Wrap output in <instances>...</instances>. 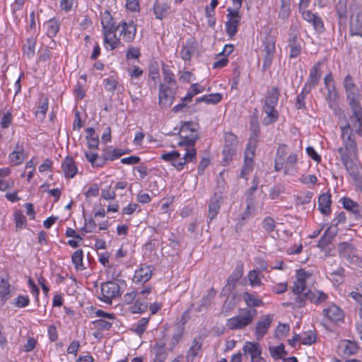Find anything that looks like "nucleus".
Returning a JSON list of instances; mask_svg holds the SVG:
<instances>
[{
	"label": "nucleus",
	"instance_id": "f257e3e1",
	"mask_svg": "<svg viewBox=\"0 0 362 362\" xmlns=\"http://www.w3.org/2000/svg\"><path fill=\"white\" fill-rule=\"evenodd\" d=\"M101 24L104 35V43L107 49H114L119 42V39L117 37L115 32L119 29L108 11H105L101 15Z\"/></svg>",
	"mask_w": 362,
	"mask_h": 362
},
{
	"label": "nucleus",
	"instance_id": "f03ea898",
	"mask_svg": "<svg viewBox=\"0 0 362 362\" xmlns=\"http://www.w3.org/2000/svg\"><path fill=\"white\" fill-rule=\"evenodd\" d=\"M280 91L277 88H272L267 93L263 106V112L267 116L262 119L264 125H269L278 119L279 112L276 110Z\"/></svg>",
	"mask_w": 362,
	"mask_h": 362
},
{
	"label": "nucleus",
	"instance_id": "7ed1b4c3",
	"mask_svg": "<svg viewBox=\"0 0 362 362\" xmlns=\"http://www.w3.org/2000/svg\"><path fill=\"white\" fill-rule=\"evenodd\" d=\"M199 124L195 122H184L179 132L181 140L178 145L185 146V149L195 148L194 144L199 138Z\"/></svg>",
	"mask_w": 362,
	"mask_h": 362
},
{
	"label": "nucleus",
	"instance_id": "20e7f679",
	"mask_svg": "<svg viewBox=\"0 0 362 362\" xmlns=\"http://www.w3.org/2000/svg\"><path fill=\"white\" fill-rule=\"evenodd\" d=\"M160 158L171 163L177 170H181L187 163L195 162L197 160V151L195 148L185 149L182 158L177 151L165 153L161 155Z\"/></svg>",
	"mask_w": 362,
	"mask_h": 362
},
{
	"label": "nucleus",
	"instance_id": "39448f33",
	"mask_svg": "<svg viewBox=\"0 0 362 362\" xmlns=\"http://www.w3.org/2000/svg\"><path fill=\"white\" fill-rule=\"evenodd\" d=\"M257 314L255 308L240 310V315L227 320L226 326L230 329H241L250 325Z\"/></svg>",
	"mask_w": 362,
	"mask_h": 362
},
{
	"label": "nucleus",
	"instance_id": "423d86ee",
	"mask_svg": "<svg viewBox=\"0 0 362 362\" xmlns=\"http://www.w3.org/2000/svg\"><path fill=\"white\" fill-rule=\"evenodd\" d=\"M344 87L346 93V98L351 109L357 112L358 107H361L358 100L360 92L354 82L353 77L347 74L344 79Z\"/></svg>",
	"mask_w": 362,
	"mask_h": 362
},
{
	"label": "nucleus",
	"instance_id": "0eeeda50",
	"mask_svg": "<svg viewBox=\"0 0 362 362\" xmlns=\"http://www.w3.org/2000/svg\"><path fill=\"white\" fill-rule=\"evenodd\" d=\"M257 134L255 132L254 136H251L249 139L247 148L245 151V163L241 170L240 177L243 179H247V175L252 170V164L253 163V158L255 156V152L256 146L257 144Z\"/></svg>",
	"mask_w": 362,
	"mask_h": 362
},
{
	"label": "nucleus",
	"instance_id": "6e6552de",
	"mask_svg": "<svg viewBox=\"0 0 362 362\" xmlns=\"http://www.w3.org/2000/svg\"><path fill=\"white\" fill-rule=\"evenodd\" d=\"M275 37L271 35H268L264 37V40H263V45H264V55H263V65H262V69L264 71L269 69L272 63L275 51H276V47H275Z\"/></svg>",
	"mask_w": 362,
	"mask_h": 362
},
{
	"label": "nucleus",
	"instance_id": "1a4fd4ad",
	"mask_svg": "<svg viewBox=\"0 0 362 362\" xmlns=\"http://www.w3.org/2000/svg\"><path fill=\"white\" fill-rule=\"evenodd\" d=\"M224 146L223 148V160H231L235 154L238 144L237 136L232 132H226L224 135Z\"/></svg>",
	"mask_w": 362,
	"mask_h": 362
},
{
	"label": "nucleus",
	"instance_id": "9d476101",
	"mask_svg": "<svg viewBox=\"0 0 362 362\" xmlns=\"http://www.w3.org/2000/svg\"><path fill=\"white\" fill-rule=\"evenodd\" d=\"M102 298H100L107 304H111L112 299L119 293V286L113 281H107L101 285Z\"/></svg>",
	"mask_w": 362,
	"mask_h": 362
},
{
	"label": "nucleus",
	"instance_id": "9b49d317",
	"mask_svg": "<svg viewBox=\"0 0 362 362\" xmlns=\"http://www.w3.org/2000/svg\"><path fill=\"white\" fill-rule=\"evenodd\" d=\"M159 105L162 108H168L173 103L175 91L173 88L163 83L159 85Z\"/></svg>",
	"mask_w": 362,
	"mask_h": 362
},
{
	"label": "nucleus",
	"instance_id": "f8f14e48",
	"mask_svg": "<svg viewBox=\"0 0 362 362\" xmlns=\"http://www.w3.org/2000/svg\"><path fill=\"white\" fill-rule=\"evenodd\" d=\"M341 137L343 139L344 146L349 150L350 153L353 155L357 153V146L353 137L352 130L350 129V124H346L341 127Z\"/></svg>",
	"mask_w": 362,
	"mask_h": 362
},
{
	"label": "nucleus",
	"instance_id": "ddd939ff",
	"mask_svg": "<svg viewBox=\"0 0 362 362\" xmlns=\"http://www.w3.org/2000/svg\"><path fill=\"white\" fill-rule=\"evenodd\" d=\"M322 64V62H317L310 69L309 76L304 86L305 91L307 90H308V91H311V90L318 84L322 75V72L320 71Z\"/></svg>",
	"mask_w": 362,
	"mask_h": 362
},
{
	"label": "nucleus",
	"instance_id": "4468645a",
	"mask_svg": "<svg viewBox=\"0 0 362 362\" xmlns=\"http://www.w3.org/2000/svg\"><path fill=\"white\" fill-rule=\"evenodd\" d=\"M273 318L274 315L270 314L262 315L259 317L255 327V335L258 340L262 339L267 333L273 321Z\"/></svg>",
	"mask_w": 362,
	"mask_h": 362
},
{
	"label": "nucleus",
	"instance_id": "2eb2a0df",
	"mask_svg": "<svg viewBox=\"0 0 362 362\" xmlns=\"http://www.w3.org/2000/svg\"><path fill=\"white\" fill-rule=\"evenodd\" d=\"M355 184L362 188V175L360 173L361 167L352 160L343 165Z\"/></svg>",
	"mask_w": 362,
	"mask_h": 362
},
{
	"label": "nucleus",
	"instance_id": "dca6fc26",
	"mask_svg": "<svg viewBox=\"0 0 362 362\" xmlns=\"http://www.w3.org/2000/svg\"><path fill=\"white\" fill-rule=\"evenodd\" d=\"M343 207L349 211L354 219L359 220L362 218V207L356 202L349 197L341 199Z\"/></svg>",
	"mask_w": 362,
	"mask_h": 362
},
{
	"label": "nucleus",
	"instance_id": "f3484780",
	"mask_svg": "<svg viewBox=\"0 0 362 362\" xmlns=\"http://www.w3.org/2000/svg\"><path fill=\"white\" fill-rule=\"evenodd\" d=\"M243 274V264L242 263H238L232 274L228 276L225 289L230 292L232 291L235 288L236 283L242 277Z\"/></svg>",
	"mask_w": 362,
	"mask_h": 362
},
{
	"label": "nucleus",
	"instance_id": "a211bd4d",
	"mask_svg": "<svg viewBox=\"0 0 362 362\" xmlns=\"http://www.w3.org/2000/svg\"><path fill=\"white\" fill-rule=\"evenodd\" d=\"M118 26H119L120 35L123 36L124 40L131 41L134 38L136 33V26L133 21L129 23L123 21Z\"/></svg>",
	"mask_w": 362,
	"mask_h": 362
},
{
	"label": "nucleus",
	"instance_id": "6ab92c4d",
	"mask_svg": "<svg viewBox=\"0 0 362 362\" xmlns=\"http://www.w3.org/2000/svg\"><path fill=\"white\" fill-rule=\"evenodd\" d=\"M223 203V198L220 195L214 194L210 199L209 204V213L207 218L209 219V222L212 221L218 214L221 205Z\"/></svg>",
	"mask_w": 362,
	"mask_h": 362
},
{
	"label": "nucleus",
	"instance_id": "aec40b11",
	"mask_svg": "<svg viewBox=\"0 0 362 362\" xmlns=\"http://www.w3.org/2000/svg\"><path fill=\"white\" fill-rule=\"evenodd\" d=\"M152 275V270L150 266L142 265L135 271L133 281L135 283H145L150 279Z\"/></svg>",
	"mask_w": 362,
	"mask_h": 362
},
{
	"label": "nucleus",
	"instance_id": "412c9836",
	"mask_svg": "<svg viewBox=\"0 0 362 362\" xmlns=\"http://www.w3.org/2000/svg\"><path fill=\"white\" fill-rule=\"evenodd\" d=\"M197 48V42L194 40H187L182 47V49L180 52V57L184 61H189L192 58V56L195 52Z\"/></svg>",
	"mask_w": 362,
	"mask_h": 362
},
{
	"label": "nucleus",
	"instance_id": "4be33fe9",
	"mask_svg": "<svg viewBox=\"0 0 362 362\" xmlns=\"http://www.w3.org/2000/svg\"><path fill=\"white\" fill-rule=\"evenodd\" d=\"M337 250L339 255L345 259L353 261L355 257V250L354 247L347 242L340 243L338 245Z\"/></svg>",
	"mask_w": 362,
	"mask_h": 362
},
{
	"label": "nucleus",
	"instance_id": "5701e85b",
	"mask_svg": "<svg viewBox=\"0 0 362 362\" xmlns=\"http://www.w3.org/2000/svg\"><path fill=\"white\" fill-rule=\"evenodd\" d=\"M303 297L305 298V300H308L311 303L315 304H320L322 303H324L328 298V296L326 293L318 290H308V291L303 293Z\"/></svg>",
	"mask_w": 362,
	"mask_h": 362
},
{
	"label": "nucleus",
	"instance_id": "b1692460",
	"mask_svg": "<svg viewBox=\"0 0 362 362\" xmlns=\"http://www.w3.org/2000/svg\"><path fill=\"white\" fill-rule=\"evenodd\" d=\"M62 170L66 177L72 178L77 173V167L73 158L67 156L62 163Z\"/></svg>",
	"mask_w": 362,
	"mask_h": 362
},
{
	"label": "nucleus",
	"instance_id": "393cba45",
	"mask_svg": "<svg viewBox=\"0 0 362 362\" xmlns=\"http://www.w3.org/2000/svg\"><path fill=\"white\" fill-rule=\"evenodd\" d=\"M323 313L329 320L335 322L341 320L344 317L343 311L340 309L339 307L334 304L330 305L327 308L324 309Z\"/></svg>",
	"mask_w": 362,
	"mask_h": 362
},
{
	"label": "nucleus",
	"instance_id": "a878e982",
	"mask_svg": "<svg viewBox=\"0 0 362 362\" xmlns=\"http://www.w3.org/2000/svg\"><path fill=\"white\" fill-rule=\"evenodd\" d=\"M288 147L286 144L279 146L274 159V170L276 172L281 171L284 168V156L287 154Z\"/></svg>",
	"mask_w": 362,
	"mask_h": 362
},
{
	"label": "nucleus",
	"instance_id": "bb28decb",
	"mask_svg": "<svg viewBox=\"0 0 362 362\" xmlns=\"http://www.w3.org/2000/svg\"><path fill=\"white\" fill-rule=\"evenodd\" d=\"M331 195L329 193L322 194L318 199V209L324 215H329L331 211Z\"/></svg>",
	"mask_w": 362,
	"mask_h": 362
},
{
	"label": "nucleus",
	"instance_id": "cd10ccee",
	"mask_svg": "<svg viewBox=\"0 0 362 362\" xmlns=\"http://www.w3.org/2000/svg\"><path fill=\"white\" fill-rule=\"evenodd\" d=\"M245 354H249L251 360L262 355V347L258 343L247 341L243 347Z\"/></svg>",
	"mask_w": 362,
	"mask_h": 362
},
{
	"label": "nucleus",
	"instance_id": "c85d7f7f",
	"mask_svg": "<svg viewBox=\"0 0 362 362\" xmlns=\"http://www.w3.org/2000/svg\"><path fill=\"white\" fill-rule=\"evenodd\" d=\"M153 10L156 18L161 20L170 13V6L166 1H155Z\"/></svg>",
	"mask_w": 362,
	"mask_h": 362
},
{
	"label": "nucleus",
	"instance_id": "c756f323",
	"mask_svg": "<svg viewBox=\"0 0 362 362\" xmlns=\"http://www.w3.org/2000/svg\"><path fill=\"white\" fill-rule=\"evenodd\" d=\"M351 110L352 116L350 117V120L353 122V127L355 128V132L362 136V107H358L357 112H355L354 109Z\"/></svg>",
	"mask_w": 362,
	"mask_h": 362
},
{
	"label": "nucleus",
	"instance_id": "7c9ffc66",
	"mask_svg": "<svg viewBox=\"0 0 362 362\" xmlns=\"http://www.w3.org/2000/svg\"><path fill=\"white\" fill-rule=\"evenodd\" d=\"M9 160L13 165H17L23 163L24 160V148L18 143L16 144L15 149L9 155Z\"/></svg>",
	"mask_w": 362,
	"mask_h": 362
},
{
	"label": "nucleus",
	"instance_id": "2f4dec72",
	"mask_svg": "<svg viewBox=\"0 0 362 362\" xmlns=\"http://www.w3.org/2000/svg\"><path fill=\"white\" fill-rule=\"evenodd\" d=\"M337 229L333 231L332 227H329L319 240L317 247L322 250L325 249L332 243L333 238L337 235Z\"/></svg>",
	"mask_w": 362,
	"mask_h": 362
},
{
	"label": "nucleus",
	"instance_id": "473e14b6",
	"mask_svg": "<svg viewBox=\"0 0 362 362\" xmlns=\"http://www.w3.org/2000/svg\"><path fill=\"white\" fill-rule=\"evenodd\" d=\"M327 93L325 97V100L328 103V105L330 109H332L334 111H337L338 105H337V101L339 99L338 93L335 89V87L333 86L332 88H328L327 89Z\"/></svg>",
	"mask_w": 362,
	"mask_h": 362
},
{
	"label": "nucleus",
	"instance_id": "72a5a7b5",
	"mask_svg": "<svg viewBox=\"0 0 362 362\" xmlns=\"http://www.w3.org/2000/svg\"><path fill=\"white\" fill-rule=\"evenodd\" d=\"M288 46L290 48V58H296L301 53V45L295 35H290Z\"/></svg>",
	"mask_w": 362,
	"mask_h": 362
},
{
	"label": "nucleus",
	"instance_id": "f704fd0d",
	"mask_svg": "<svg viewBox=\"0 0 362 362\" xmlns=\"http://www.w3.org/2000/svg\"><path fill=\"white\" fill-rule=\"evenodd\" d=\"M297 163V154L295 153H291L286 158V160H284V174L288 175L292 173L296 170V165Z\"/></svg>",
	"mask_w": 362,
	"mask_h": 362
},
{
	"label": "nucleus",
	"instance_id": "c9c22d12",
	"mask_svg": "<svg viewBox=\"0 0 362 362\" xmlns=\"http://www.w3.org/2000/svg\"><path fill=\"white\" fill-rule=\"evenodd\" d=\"M336 12L341 21H346L349 11L351 12V6L347 1H338L335 6Z\"/></svg>",
	"mask_w": 362,
	"mask_h": 362
},
{
	"label": "nucleus",
	"instance_id": "e433bc0d",
	"mask_svg": "<svg viewBox=\"0 0 362 362\" xmlns=\"http://www.w3.org/2000/svg\"><path fill=\"white\" fill-rule=\"evenodd\" d=\"M47 30V35L49 37H54L59 30L60 22L55 19L52 18L45 23Z\"/></svg>",
	"mask_w": 362,
	"mask_h": 362
},
{
	"label": "nucleus",
	"instance_id": "4c0bfd02",
	"mask_svg": "<svg viewBox=\"0 0 362 362\" xmlns=\"http://www.w3.org/2000/svg\"><path fill=\"white\" fill-rule=\"evenodd\" d=\"M242 297L249 308L259 307L264 304L261 299L255 298L254 295L250 294L248 292H244Z\"/></svg>",
	"mask_w": 362,
	"mask_h": 362
},
{
	"label": "nucleus",
	"instance_id": "58836bf2",
	"mask_svg": "<svg viewBox=\"0 0 362 362\" xmlns=\"http://www.w3.org/2000/svg\"><path fill=\"white\" fill-rule=\"evenodd\" d=\"M350 33L351 35H362V21L359 15H356L355 19H351Z\"/></svg>",
	"mask_w": 362,
	"mask_h": 362
},
{
	"label": "nucleus",
	"instance_id": "ea45409f",
	"mask_svg": "<svg viewBox=\"0 0 362 362\" xmlns=\"http://www.w3.org/2000/svg\"><path fill=\"white\" fill-rule=\"evenodd\" d=\"M222 99V95L220 93H211L204 95L199 98H197L196 102L197 103L204 102L206 104H216L219 103Z\"/></svg>",
	"mask_w": 362,
	"mask_h": 362
},
{
	"label": "nucleus",
	"instance_id": "a19ab883",
	"mask_svg": "<svg viewBox=\"0 0 362 362\" xmlns=\"http://www.w3.org/2000/svg\"><path fill=\"white\" fill-rule=\"evenodd\" d=\"M269 353L273 358L279 359L287 355V352L284 349V345L281 344L279 346H270Z\"/></svg>",
	"mask_w": 362,
	"mask_h": 362
},
{
	"label": "nucleus",
	"instance_id": "79ce46f5",
	"mask_svg": "<svg viewBox=\"0 0 362 362\" xmlns=\"http://www.w3.org/2000/svg\"><path fill=\"white\" fill-rule=\"evenodd\" d=\"M242 1H234V8H228L227 11L228 13L227 14V18L228 20H237V21H240V17L239 16L238 9L241 7Z\"/></svg>",
	"mask_w": 362,
	"mask_h": 362
},
{
	"label": "nucleus",
	"instance_id": "37998d69",
	"mask_svg": "<svg viewBox=\"0 0 362 362\" xmlns=\"http://www.w3.org/2000/svg\"><path fill=\"white\" fill-rule=\"evenodd\" d=\"M83 250L81 249L76 250L71 256V260L76 269H83Z\"/></svg>",
	"mask_w": 362,
	"mask_h": 362
},
{
	"label": "nucleus",
	"instance_id": "c03bdc74",
	"mask_svg": "<svg viewBox=\"0 0 362 362\" xmlns=\"http://www.w3.org/2000/svg\"><path fill=\"white\" fill-rule=\"evenodd\" d=\"M204 90V87L200 86L198 83H193L188 90L187 95L182 99L183 101H191L192 98Z\"/></svg>",
	"mask_w": 362,
	"mask_h": 362
},
{
	"label": "nucleus",
	"instance_id": "a18cd8bd",
	"mask_svg": "<svg viewBox=\"0 0 362 362\" xmlns=\"http://www.w3.org/2000/svg\"><path fill=\"white\" fill-rule=\"evenodd\" d=\"M202 344L199 343L197 339L193 341V344L191 346L190 349L188 350L187 357L189 360H193L198 354L199 351L201 350Z\"/></svg>",
	"mask_w": 362,
	"mask_h": 362
},
{
	"label": "nucleus",
	"instance_id": "49530a36",
	"mask_svg": "<svg viewBox=\"0 0 362 362\" xmlns=\"http://www.w3.org/2000/svg\"><path fill=\"white\" fill-rule=\"evenodd\" d=\"M239 21L237 20H228L226 23V31L230 37H233L237 33V27Z\"/></svg>",
	"mask_w": 362,
	"mask_h": 362
},
{
	"label": "nucleus",
	"instance_id": "de8ad7c7",
	"mask_svg": "<svg viewBox=\"0 0 362 362\" xmlns=\"http://www.w3.org/2000/svg\"><path fill=\"white\" fill-rule=\"evenodd\" d=\"M14 219H15L16 228L21 229V228H23L25 227L26 218L23 214V213L21 210H17L15 211Z\"/></svg>",
	"mask_w": 362,
	"mask_h": 362
},
{
	"label": "nucleus",
	"instance_id": "09e8293b",
	"mask_svg": "<svg viewBox=\"0 0 362 362\" xmlns=\"http://www.w3.org/2000/svg\"><path fill=\"white\" fill-rule=\"evenodd\" d=\"M306 289V284L305 279L298 277L295 281L294 285L293 286V291L295 293L300 294V293H304L303 292Z\"/></svg>",
	"mask_w": 362,
	"mask_h": 362
},
{
	"label": "nucleus",
	"instance_id": "8fccbe9b",
	"mask_svg": "<svg viewBox=\"0 0 362 362\" xmlns=\"http://www.w3.org/2000/svg\"><path fill=\"white\" fill-rule=\"evenodd\" d=\"M148 321L149 319L147 317H143L139 320L136 327L134 328V332L138 335L141 336L145 332Z\"/></svg>",
	"mask_w": 362,
	"mask_h": 362
},
{
	"label": "nucleus",
	"instance_id": "3c124183",
	"mask_svg": "<svg viewBox=\"0 0 362 362\" xmlns=\"http://www.w3.org/2000/svg\"><path fill=\"white\" fill-rule=\"evenodd\" d=\"M262 228L268 233H271L276 228V223L273 218L267 216L264 218L262 223Z\"/></svg>",
	"mask_w": 362,
	"mask_h": 362
},
{
	"label": "nucleus",
	"instance_id": "603ef678",
	"mask_svg": "<svg viewBox=\"0 0 362 362\" xmlns=\"http://www.w3.org/2000/svg\"><path fill=\"white\" fill-rule=\"evenodd\" d=\"M358 351V346L356 343L346 341L344 344L343 352L345 355H353Z\"/></svg>",
	"mask_w": 362,
	"mask_h": 362
},
{
	"label": "nucleus",
	"instance_id": "864d4df0",
	"mask_svg": "<svg viewBox=\"0 0 362 362\" xmlns=\"http://www.w3.org/2000/svg\"><path fill=\"white\" fill-rule=\"evenodd\" d=\"M310 91H308V90L305 92V88H303L302 92L298 95L296 98V107L298 110L300 109H305V100L307 96V95Z\"/></svg>",
	"mask_w": 362,
	"mask_h": 362
},
{
	"label": "nucleus",
	"instance_id": "5fc2aeb1",
	"mask_svg": "<svg viewBox=\"0 0 362 362\" xmlns=\"http://www.w3.org/2000/svg\"><path fill=\"white\" fill-rule=\"evenodd\" d=\"M337 152L343 165L352 160L349 157V154H351L349 153V150L346 147L344 146L338 148Z\"/></svg>",
	"mask_w": 362,
	"mask_h": 362
},
{
	"label": "nucleus",
	"instance_id": "6e6d98bb",
	"mask_svg": "<svg viewBox=\"0 0 362 362\" xmlns=\"http://www.w3.org/2000/svg\"><path fill=\"white\" fill-rule=\"evenodd\" d=\"M259 272L256 270H252L250 272L248 279L252 286L261 285L262 282L259 279Z\"/></svg>",
	"mask_w": 362,
	"mask_h": 362
},
{
	"label": "nucleus",
	"instance_id": "4d7b16f0",
	"mask_svg": "<svg viewBox=\"0 0 362 362\" xmlns=\"http://www.w3.org/2000/svg\"><path fill=\"white\" fill-rule=\"evenodd\" d=\"M290 327L287 324L279 323L276 327L275 336L276 338H281L285 337L289 332Z\"/></svg>",
	"mask_w": 362,
	"mask_h": 362
},
{
	"label": "nucleus",
	"instance_id": "13d9d810",
	"mask_svg": "<svg viewBox=\"0 0 362 362\" xmlns=\"http://www.w3.org/2000/svg\"><path fill=\"white\" fill-rule=\"evenodd\" d=\"M313 197V193L311 192H307L304 194L298 195L296 197V204L298 205H303L310 202Z\"/></svg>",
	"mask_w": 362,
	"mask_h": 362
},
{
	"label": "nucleus",
	"instance_id": "bf43d9fd",
	"mask_svg": "<svg viewBox=\"0 0 362 362\" xmlns=\"http://www.w3.org/2000/svg\"><path fill=\"white\" fill-rule=\"evenodd\" d=\"M23 52L29 58L33 57L35 54V42L32 40H28L23 47Z\"/></svg>",
	"mask_w": 362,
	"mask_h": 362
},
{
	"label": "nucleus",
	"instance_id": "052dcab7",
	"mask_svg": "<svg viewBox=\"0 0 362 362\" xmlns=\"http://www.w3.org/2000/svg\"><path fill=\"white\" fill-rule=\"evenodd\" d=\"M93 324L96 328L101 330H109L112 327V323L103 319L97 320Z\"/></svg>",
	"mask_w": 362,
	"mask_h": 362
},
{
	"label": "nucleus",
	"instance_id": "680f3d73",
	"mask_svg": "<svg viewBox=\"0 0 362 362\" xmlns=\"http://www.w3.org/2000/svg\"><path fill=\"white\" fill-rule=\"evenodd\" d=\"M284 191V187L282 185H275L270 189L269 197L272 199H277L281 193Z\"/></svg>",
	"mask_w": 362,
	"mask_h": 362
},
{
	"label": "nucleus",
	"instance_id": "e2e57ef3",
	"mask_svg": "<svg viewBox=\"0 0 362 362\" xmlns=\"http://www.w3.org/2000/svg\"><path fill=\"white\" fill-rule=\"evenodd\" d=\"M29 303L30 300L28 296L20 295L16 298L14 304L16 307L24 308L28 305Z\"/></svg>",
	"mask_w": 362,
	"mask_h": 362
},
{
	"label": "nucleus",
	"instance_id": "0e129e2a",
	"mask_svg": "<svg viewBox=\"0 0 362 362\" xmlns=\"http://www.w3.org/2000/svg\"><path fill=\"white\" fill-rule=\"evenodd\" d=\"M316 340V336L313 332H308L304 337H300V341L303 344L310 345L314 343Z\"/></svg>",
	"mask_w": 362,
	"mask_h": 362
},
{
	"label": "nucleus",
	"instance_id": "69168bd1",
	"mask_svg": "<svg viewBox=\"0 0 362 362\" xmlns=\"http://www.w3.org/2000/svg\"><path fill=\"white\" fill-rule=\"evenodd\" d=\"M290 11L289 1H282V4L279 11V16L282 19H285L288 16Z\"/></svg>",
	"mask_w": 362,
	"mask_h": 362
},
{
	"label": "nucleus",
	"instance_id": "338daca9",
	"mask_svg": "<svg viewBox=\"0 0 362 362\" xmlns=\"http://www.w3.org/2000/svg\"><path fill=\"white\" fill-rule=\"evenodd\" d=\"M10 293V284L4 279H0V294L5 297Z\"/></svg>",
	"mask_w": 362,
	"mask_h": 362
},
{
	"label": "nucleus",
	"instance_id": "774afa93",
	"mask_svg": "<svg viewBox=\"0 0 362 362\" xmlns=\"http://www.w3.org/2000/svg\"><path fill=\"white\" fill-rule=\"evenodd\" d=\"M148 308V305L146 303L144 302H139V300H136L134 305L132 308V313H143Z\"/></svg>",
	"mask_w": 362,
	"mask_h": 362
}]
</instances>
